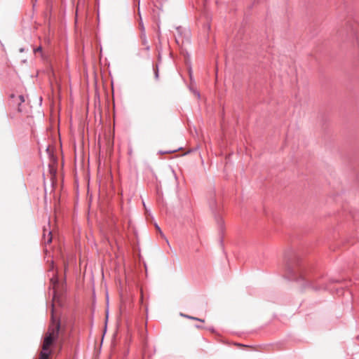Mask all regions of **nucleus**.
Wrapping results in <instances>:
<instances>
[{"instance_id": "nucleus-1", "label": "nucleus", "mask_w": 359, "mask_h": 359, "mask_svg": "<svg viewBox=\"0 0 359 359\" xmlns=\"http://www.w3.org/2000/svg\"><path fill=\"white\" fill-rule=\"evenodd\" d=\"M56 300V294H54L53 296V309L51 311V324L48 328V332L46 334V337L43 340L42 351L41 352V355L39 359H48L49 355L51 353V351L50 349V346L53 344L54 341L58 337L60 325L59 321L56 319L54 313V304Z\"/></svg>"}, {"instance_id": "nucleus-6", "label": "nucleus", "mask_w": 359, "mask_h": 359, "mask_svg": "<svg viewBox=\"0 0 359 359\" xmlns=\"http://www.w3.org/2000/svg\"><path fill=\"white\" fill-rule=\"evenodd\" d=\"M156 229L159 231V233H161V236H163H163H164V235H163V233H162V231H161V230L160 227H159L157 224H156Z\"/></svg>"}, {"instance_id": "nucleus-9", "label": "nucleus", "mask_w": 359, "mask_h": 359, "mask_svg": "<svg viewBox=\"0 0 359 359\" xmlns=\"http://www.w3.org/2000/svg\"><path fill=\"white\" fill-rule=\"evenodd\" d=\"M25 51V49L23 48H20V52L22 53Z\"/></svg>"}, {"instance_id": "nucleus-2", "label": "nucleus", "mask_w": 359, "mask_h": 359, "mask_svg": "<svg viewBox=\"0 0 359 359\" xmlns=\"http://www.w3.org/2000/svg\"><path fill=\"white\" fill-rule=\"evenodd\" d=\"M51 231L49 229H47L46 228L43 229V239L44 242L46 243H50L52 241V236H51Z\"/></svg>"}, {"instance_id": "nucleus-8", "label": "nucleus", "mask_w": 359, "mask_h": 359, "mask_svg": "<svg viewBox=\"0 0 359 359\" xmlns=\"http://www.w3.org/2000/svg\"><path fill=\"white\" fill-rule=\"evenodd\" d=\"M20 98L21 102L25 101L24 97L22 96H20Z\"/></svg>"}, {"instance_id": "nucleus-5", "label": "nucleus", "mask_w": 359, "mask_h": 359, "mask_svg": "<svg viewBox=\"0 0 359 359\" xmlns=\"http://www.w3.org/2000/svg\"><path fill=\"white\" fill-rule=\"evenodd\" d=\"M185 317L188 318H191V319H194V320H199V321H203L199 318H194V317H191V316H184Z\"/></svg>"}, {"instance_id": "nucleus-10", "label": "nucleus", "mask_w": 359, "mask_h": 359, "mask_svg": "<svg viewBox=\"0 0 359 359\" xmlns=\"http://www.w3.org/2000/svg\"><path fill=\"white\" fill-rule=\"evenodd\" d=\"M177 29L178 32H180V31H181V28L180 27H177Z\"/></svg>"}, {"instance_id": "nucleus-3", "label": "nucleus", "mask_w": 359, "mask_h": 359, "mask_svg": "<svg viewBox=\"0 0 359 359\" xmlns=\"http://www.w3.org/2000/svg\"><path fill=\"white\" fill-rule=\"evenodd\" d=\"M50 281H51V284H52V285H53V288L55 289V287L56 284L57 283V278L53 277V278L50 279Z\"/></svg>"}, {"instance_id": "nucleus-7", "label": "nucleus", "mask_w": 359, "mask_h": 359, "mask_svg": "<svg viewBox=\"0 0 359 359\" xmlns=\"http://www.w3.org/2000/svg\"><path fill=\"white\" fill-rule=\"evenodd\" d=\"M193 93H194V95H196L198 98L200 97V94L198 91L195 90H193Z\"/></svg>"}, {"instance_id": "nucleus-4", "label": "nucleus", "mask_w": 359, "mask_h": 359, "mask_svg": "<svg viewBox=\"0 0 359 359\" xmlns=\"http://www.w3.org/2000/svg\"><path fill=\"white\" fill-rule=\"evenodd\" d=\"M42 51V48L41 46H39L38 48H35L34 50V53H37V52H41Z\"/></svg>"}]
</instances>
